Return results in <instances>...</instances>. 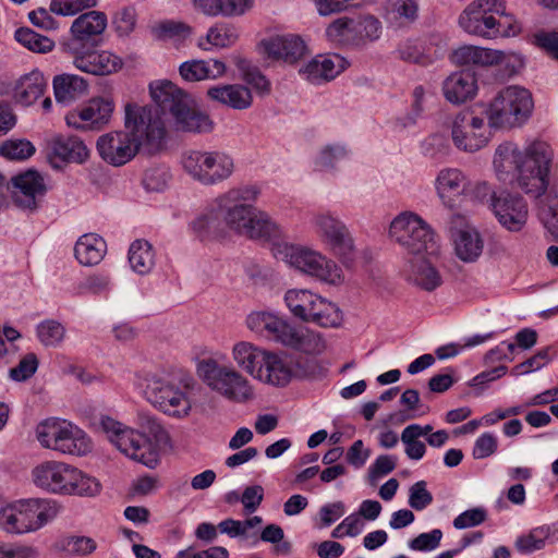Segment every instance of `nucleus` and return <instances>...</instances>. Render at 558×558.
I'll use <instances>...</instances> for the list:
<instances>
[{
  "label": "nucleus",
  "mask_w": 558,
  "mask_h": 558,
  "mask_svg": "<svg viewBox=\"0 0 558 558\" xmlns=\"http://www.w3.org/2000/svg\"><path fill=\"white\" fill-rule=\"evenodd\" d=\"M209 150L190 149L181 155V166L184 172L194 181L206 185Z\"/></svg>",
  "instance_id": "a18cd8bd"
},
{
  "label": "nucleus",
  "mask_w": 558,
  "mask_h": 558,
  "mask_svg": "<svg viewBox=\"0 0 558 558\" xmlns=\"http://www.w3.org/2000/svg\"><path fill=\"white\" fill-rule=\"evenodd\" d=\"M192 100L186 102L173 117L177 128L185 132L207 133L213 130L214 123L208 114L191 107Z\"/></svg>",
  "instance_id": "c03bdc74"
},
{
  "label": "nucleus",
  "mask_w": 558,
  "mask_h": 558,
  "mask_svg": "<svg viewBox=\"0 0 558 558\" xmlns=\"http://www.w3.org/2000/svg\"><path fill=\"white\" fill-rule=\"evenodd\" d=\"M239 38L236 28L225 23H217L211 26L204 37L197 41L202 50H209L211 47L225 48L232 46Z\"/></svg>",
  "instance_id": "49530a36"
},
{
  "label": "nucleus",
  "mask_w": 558,
  "mask_h": 558,
  "mask_svg": "<svg viewBox=\"0 0 558 558\" xmlns=\"http://www.w3.org/2000/svg\"><path fill=\"white\" fill-rule=\"evenodd\" d=\"M442 532L434 529L427 533H421L409 542V547L416 551H432L439 547Z\"/></svg>",
  "instance_id": "69168bd1"
},
{
  "label": "nucleus",
  "mask_w": 558,
  "mask_h": 558,
  "mask_svg": "<svg viewBox=\"0 0 558 558\" xmlns=\"http://www.w3.org/2000/svg\"><path fill=\"white\" fill-rule=\"evenodd\" d=\"M258 50L265 58L287 64H295L308 52L305 41L296 34L264 38L258 44Z\"/></svg>",
  "instance_id": "aec40b11"
},
{
  "label": "nucleus",
  "mask_w": 558,
  "mask_h": 558,
  "mask_svg": "<svg viewBox=\"0 0 558 558\" xmlns=\"http://www.w3.org/2000/svg\"><path fill=\"white\" fill-rule=\"evenodd\" d=\"M504 0H475L459 17L460 26L469 34L490 39L494 33L495 15L502 13Z\"/></svg>",
  "instance_id": "f3484780"
},
{
  "label": "nucleus",
  "mask_w": 558,
  "mask_h": 558,
  "mask_svg": "<svg viewBox=\"0 0 558 558\" xmlns=\"http://www.w3.org/2000/svg\"><path fill=\"white\" fill-rule=\"evenodd\" d=\"M38 368V359L35 353L25 354L19 364L9 371V377L14 381H25L31 378Z\"/></svg>",
  "instance_id": "e2e57ef3"
},
{
  "label": "nucleus",
  "mask_w": 558,
  "mask_h": 558,
  "mask_svg": "<svg viewBox=\"0 0 558 558\" xmlns=\"http://www.w3.org/2000/svg\"><path fill=\"white\" fill-rule=\"evenodd\" d=\"M418 13V0H387L384 17L390 25L407 26L417 20Z\"/></svg>",
  "instance_id": "79ce46f5"
},
{
  "label": "nucleus",
  "mask_w": 558,
  "mask_h": 558,
  "mask_svg": "<svg viewBox=\"0 0 558 558\" xmlns=\"http://www.w3.org/2000/svg\"><path fill=\"white\" fill-rule=\"evenodd\" d=\"M114 110L110 98H93L82 108L65 116L66 124L80 131H99L109 124Z\"/></svg>",
  "instance_id": "6ab92c4d"
},
{
  "label": "nucleus",
  "mask_w": 558,
  "mask_h": 558,
  "mask_svg": "<svg viewBox=\"0 0 558 558\" xmlns=\"http://www.w3.org/2000/svg\"><path fill=\"white\" fill-rule=\"evenodd\" d=\"M468 179L457 168L441 169L435 179V189L441 202L451 206L457 196L465 192Z\"/></svg>",
  "instance_id": "7c9ffc66"
},
{
  "label": "nucleus",
  "mask_w": 558,
  "mask_h": 558,
  "mask_svg": "<svg viewBox=\"0 0 558 558\" xmlns=\"http://www.w3.org/2000/svg\"><path fill=\"white\" fill-rule=\"evenodd\" d=\"M554 151L543 141H533L523 149L517 144H500L494 156V167L500 181L515 178L518 186L527 195H543L549 184Z\"/></svg>",
  "instance_id": "f03ea898"
},
{
  "label": "nucleus",
  "mask_w": 558,
  "mask_h": 558,
  "mask_svg": "<svg viewBox=\"0 0 558 558\" xmlns=\"http://www.w3.org/2000/svg\"><path fill=\"white\" fill-rule=\"evenodd\" d=\"M207 95L210 99L235 110L247 109L253 101L251 90L240 84L210 87Z\"/></svg>",
  "instance_id": "72a5a7b5"
},
{
  "label": "nucleus",
  "mask_w": 558,
  "mask_h": 558,
  "mask_svg": "<svg viewBox=\"0 0 558 558\" xmlns=\"http://www.w3.org/2000/svg\"><path fill=\"white\" fill-rule=\"evenodd\" d=\"M533 109L531 92L522 86L511 85L497 93L488 104L485 114L490 129L510 131L526 124Z\"/></svg>",
  "instance_id": "0eeeda50"
},
{
  "label": "nucleus",
  "mask_w": 558,
  "mask_h": 558,
  "mask_svg": "<svg viewBox=\"0 0 558 558\" xmlns=\"http://www.w3.org/2000/svg\"><path fill=\"white\" fill-rule=\"evenodd\" d=\"M402 272L407 281L424 291L432 292L442 284V276L425 255L409 258Z\"/></svg>",
  "instance_id": "393cba45"
},
{
  "label": "nucleus",
  "mask_w": 558,
  "mask_h": 558,
  "mask_svg": "<svg viewBox=\"0 0 558 558\" xmlns=\"http://www.w3.org/2000/svg\"><path fill=\"white\" fill-rule=\"evenodd\" d=\"M47 87V80L38 70L22 75L14 84L13 98L23 106L33 105L44 95Z\"/></svg>",
  "instance_id": "473e14b6"
},
{
  "label": "nucleus",
  "mask_w": 558,
  "mask_h": 558,
  "mask_svg": "<svg viewBox=\"0 0 558 558\" xmlns=\"http://www.w3.org/2000/svg\"><path fill=\"white\" fill-rule=\"evenodd\" d=\"M289 323L275 313L252 312L246 317V327L254 333L282 343Z\"/></svg>",
  "instance_id": "cd10ccee"
},
{
  "label": "nucleus",
  "mask_w": 558,
  "mask_h": 558,
  "mask_svg": "<svg viewBox=\"0 0 558 558\" xmlns=\"http://www.w3.org/2000/svg\"><path fill=\"white\" fill-rule=\"evenodd\" d=\"M86 89V82L78 75L62 74L53 80V92L58 102L68 104Z\"/></svg>",
  "instance_id": "de8ad7c7"
},
{
  "label": "nucleus",
  "mask_w": 558,
  "mask_h": 558,
  "mask_svg": "<svg viewBox=\"0 0 558 558\" xmlns=\"http://www.w3.org/2000/svg\"><path fill=\"white\" fill-rule=\"evenodd\" d=\"M476 90V78L470 71L454 72L442 84L444 96L451 104H461L473 98Z\"/></svg>",
  "instance_id": "c756f323"
},
{
  "label": "nucleus",
  "mask_w": 558,
  "mask_h": 558,
  "mask_svg": "<svg viewBox=\"0 0 558 558\" xmlns=\"http://www.w3.org/2000/svg\"><path fill=\"white\" fill-rule=\"evenodd\" d=\"M33 484L48 494L94 497L101 490L100 482L76 466L58 460H46L31 471Z\"/></svg>",
  "instance_id": "7ed1b4c3"
},
{
  "label": "nucleus",
  "mask_w": 558,
  "mask_h": 558,
  "mask_svg": "<svg viewBox=\"0 0 558 558\" xmlns=\"http://www.w3.org/2000/svg\"><path fill=\"white\" fill-rule=\"evenodd\" d=\"M202 381L225 399L244 403L254 397L250 380L232 365H225L215 356L202 359L196 364Z\"/></svg>",
  "instance_id": "6e6552de"
},
{
  "label": "nucleus",
  "mask_w": 558,
  "mask_h": 558,
  "mask_svg": "<svg viewBox=\"0 0 558 558\" xmlns=\"http://www.w3.org/2000/svg\"><path fill=\"white\" fill-rule=\"evenodd\" d=\"M389 236L412 257L434 255L438 248L429 225L411 211H403L393 218Z\"/></svg>",
  "instance_id": "9b49d317"
},
{
  "label": "nucleus",
  "mask_w": 558,
  "mask_h": 558,
  "mask_svg": "<svg viewBox=\"0 0 558 558\" xmlns=\"http://www.w3.org/2000/svg\"><path fill=\"white\" fill-rule=\"evenodd\" d=\"M450 133L454 146L465 153L477 151L489 141L484 119L469 110H463L452 118Z\"/></svg>",
  "instance_id": "2eb2a0df"
},
{
  "label": "nucleus",
  "mask_w": 558,
  "mask_h": 558,
  "mask_svg": "<svg viewBox=\"0 0 558 558\" xmlns=\"http://www.w3.org/2000/svg\"><path fill=\"white\" fill-rule=\"evenodd\" d=\"M124 126L140 150L153 155L163 148L167 130L165 119L158 109L134 102L126 104Z\"/></svg>",
  "instance_id": "1a4fd4ad"
},
{
  "label": "nucleus",
  "mask_w": 558,
  "mask_h": 558,
  "mask_svg": "<svg viewBox=\"0 0 558 558\" xmlns=\"http://www.w3.org/2000/svg\"><path fill=\"white\" fill-rule=\"evenodd\" d=\"M14 37L21 45L34 52L45 53L51 51L54 46V43L50 38L31 28L17 29Z\"/></svg>",
  "instance_id": "5fc2aeb1"
},
{
  "label": "nucleus",
  "mask_w": 558,
  "mask_h": 558,
  "mask_svg": "<svg viewBox=\"0 0 558 558\" xmlns=\"http://www.w3.org/2000/svg\"><path fill=\"white\" fill-rule=\"evenodd\" d=\"M284 303L298 319L323 328H338L343 314L339 306L325 296L308 289H290L284 293Z\"/></svg>",
  "instance_id": "9d476101"
},
{
  "label": "nucleus",
  "mask_w": 558,
  "mask_h": 558,
  "mask_svg": "<svg viewBox=\"0 0 558 558\" xmlns=\"http://www.w3.org/2000/svg\"><path fill=\"white\" fill-rule=\"evenodd\" d=\"M206 186L219 184L228 180L234 170L233 159L223 151H209Z\"/></svg>",
  "instance_id": "09e8293b"
},
{
  "label": "nucleus",
  "mask_w": 558,
  "mask_h": 558,
  "mask_svg": "<svg viewBox=\"0 0 558 558\" xmlns=\"http://www.w3.org/2000/svg\"><path fill=\"white\" fill-rule=\"evenodd\" d=\"M498 14L500 17L499 20L495 17L494 26V33L496 34L492 35L490 39L514 37L521 33V24L512 15L506 13V8L502 13Z\"/></svg>",
  "instance_id": "052dcab7"
},
{
  "label": "nucleus",
  "mask_w": 558,
  "mask_h": 558,
  "mask_svg": "<svg viewBox=\"0 0 558 558\" xmlns=\"http://www.w3.org/2000/svg\"><path fill=\"white\" fill-rule=\"evenodd\" d=\"M311 226L320 242L344 263L354 253V241L345 223L330 211H317L311 217Z\"/></svg>",
  "instance_id": "f8f14e48"
},
{
  "label": "nucleus",
  "mask_w": 558,
  "mask_h": 558,
  "mask_svg": "<svg viewBox=\"0 0 558 558\" xmlns=\"http://www.w3.org/2000/svg\"><path fill=\"white\" fill-rule=\"evenodd\" d=\"M348 156V150L340 144L327 145L319 151L317 165L323 168H333Z\"/></svg>",
  "instance_id": "774afa93"
},
{
  "label": "nucleus",
  "mask_w": 558,
  "mask_h": 558,
  "mask_svg": "<svg viewBox=\"0 0 558 558\" xmlns=\"http://www.w3.org/2000/svg\"><path fill=\"white\" fill-rule=\"evenodd\" d=\"M10 191L12 202L17 208L35 213L44 202L47 185L39 172L27 170L12 178Z\"/></svg>",
  "instance_id": "a211bd4d"
},
{
  "label": "nucleus",
  "mask_w": 558,
  "mask_h": 558,
  "mask_svg": "<svg viewBox=\"0 0 558 558\" xmlns=\"http://www.w3.org/2000/svg\"><path fill=\"white\" fill-rule=\"evenodd\" d=\"M453 61L458 64H475L482 66L505 65L511 66V72L523 66L524 62L520 54L514 52H505L477 46H462L454 50Z\"/></svg>",
  "instance_id": "412c9836"
},
{
  "label": "nucleus",
  "mask_w": 558,
  "mask_h": 558,
  "mask_svg": "<svg viewBox=\"0 0 558 558\" xmlns=\"http://www.w3.org/2000/svg\"><path fill=\"white\" fill-rule=\"evenodd\" d=\"M533 43L550 58L558 61V29L535 33Z\"/></svg>",
  "instance_id": "338daca9"
},
{
  "label": "nucleus",
  "mask_w": 558,
  "mask_h": 558,
  "mask_svg": "<svg viewBox=\"0 0 558 558\" xmlns=\"http://www.w3.org/2000/svg\"><path fill=\"white\" fill-rule=\"evenodd\" d=\"M51 156L65 162H84L89 150L82 140L75 136H58L51 142Z\"/></svg>",
  "instance_id": "a19ab883"
},
{
  "label": "nucleus",
  "mask_w": 558,
  "mask_h": 558,
  "mask_svg": "<svg viewBox=\"0 0 558 558\" xmlns=\"http://www.w3.org/2000/svg\"><path fill=\"white\" fill-rule=\"evenodd\" d=\"M345 69V60L339 54H318L300 69V74L314 85L336 78Z\"/></svg>",
  "instance_id": "a878e982"
},
{
  "label": "nucleus",
  "mask_w": 558,
  "mask_h": 558,
  "mask_svg": "<svg viewBox=\"0 0 558 558\" xmlns=\"http://www.w3.org/2000/svg\"><path fill=\"white\" fill-rule=\"evenodd\" d=\"M149 92L162 117L166 112L174 117L191 99L181 88L170 81H156L150 83Z\"/></svg>",
  "instance_id": "bb28decb"
},
{
  "label": "nucleus",
  "mask_w": 558,
  "mask_h": 558,
  "mask_svg": "<svg viewBox=\"0 0 558 558\" xmlns=\"http://www.w3.org/2000/svg\"><path fill=\"white\" fill-rule=\"evenodd\" d=\"M180 75L186 82H198L203 80H215L226 72V65L222 61L210 60H190L183 62L179 68Z\"/></svg>",
  "instance_id": "58836bf2"
},
{
  "label": "nucleus",
  "mask_w": 558,
  "mask_h": 558,
  "mask_svg": "<svg viewBox=\"0 0 558 558\" xmlns=\"http://www.w3.org/2000/svg\"><path fill=\"white\" fill-rule=\"evenodd\" d=\"M96 147L101 159L114 167L128 163L140 151L128 130L108 132L99 136Z\"/></svg>",
  "instance_id": "4be33fe9"
},
{
  "label": "nucleus",
  "mask_w": 558,
  "mask_h": 558,
  "mask_svg": "<svg viewBox=\"0 0 558 558\" xmlns=\"http://www.w3.org/2000/svg\"><path fill=\"white\" fill-rule=\"evenodd\" d=\"M558 541V530L549 525H541L532 529L529 533L520 535L514 542L515 549L523 555H529L543 549L547 542Z\"/></svg>",
  "instance_id": "37998d69"
},
{
  "label": "nucleus",
  "mask_w": 558,
  "mask_h": 558,
  "mask_svg": "<svg viewBox=\"0 0 558 558\" xmlns=\"http://www.w3.org/2000/svg\"><path fill=\"white\" fill-rule=\"evenodd\" d=\"M425 481L414 483L409 489V505L416 511H422L433 502V495L426 488Z\"/></svg>",
  "instance_id": "0e129e2a"
},
{
  "label": "nucleus",
  "mask_w": 558,
  "mask_h": 558,
  "mask_svg": "<svg viewBox=\"0 0 558 558\" xmlns=\"http://www.w3.org/2000/svg\"><path fill=\"white\" fill-rule=\"evenodd\" d=\"M129 263L138 275H147L155 266V253L149 242L136 240L129 250Z\"/></svg>",
  "instance_id": "8fccbe9b"
},
{
  "label": "nucleus",
  "mask_w": 558,
  "mask_h": 558,
  "mask_svg": "<svg viewBox=\"0 0 558 558\" xmlns=\"http://www.w3.org/2000/svg\"><path fill=\"white\" fill-rule=\"evenodd\" d=\"M96 547V542L86 536H69L60 542V548L70 555L86 556Z\"/></svg>",
  "instance_id": "bf43d9fd"
},
{
  "label": "nucleus",
  "mask_w": 558,
  "mask_h": 558,
  "mask_svg": "<svg viewBox=\"0 0 558 558\" xmlns=\"http://www.w3.org/2000/svg\"><path fill=\"white\" fill-rule=\"evenodd\" d=\"M454 253L464 263L476 262L483 253L484 241L477 230L464 228L453 234Z\"/></svg>",
  "instance_id": "f704fd0d"
},
{
  "label": "nucleus",
  "mask_w": 558,
  "mask_h": 558,
  "mask_svg": "<svg viewBox=\"0 0 558 558\" xmlns=\"http://www.w3.org/2000/svg\"><path fill=\"white\" fill-rule=\"evenodd\" d=\"M536 341H537L536 330H534L532 328L521 329L515 335L517 344H514L512 342L504 341L499 345H497L495 349H493L488 352V357L492 360L501 359V356L506 357L507 356L506 350L509 351L510 353H513L517 345L523 350H529L533 345L536 344Z\"/></svg>",
  "instance_id": "3c124183"
},
{
  "label": "nucleus",
  "mask_w": 558,
  "mask_h": 558,
  "mask_svg": "<svg viewBox=\"0 0 558 558\" xmlns=\"http://www.w3.org/2000/svg\"><path fill=\"white\" fill-rule=\"evenodd\" d=\"M37 338L45 347H58L65 337V327L58 320L46 319L37 325Z\"/></svg>",
  "instance_id": "864d4df0"
},
{
  "label": "nucleus",
  "mask_w": 558,
  "mask_h": 558,
  "mask_svg": "<svg viewBox=\"0 0 558 558\" xmlns=\"http://www.w3.org/2000/svg\"><path fill=\"white\" fill-rule=\"evenodd\" d=\"M102 427L109 440L126 457L154 469L159 462V445L168 440L163 427L154 418H147V427L153 438L123 426L121 423L107 417Z\"/></svg>",
  "instance_id": "20e7f679"
},
{
  "label": "nucleus",
  "mask_w": 558,
  "mask_h": 558,
  "mask_svg": "<svg viewBox=\"0 0 558 558\" xmlns=\"http://www.w3.org/2000/svg\"><path fill=\"white\" fill-rule=\"evenodd\" d=\"M260 194V187L256 184L228 190L192 222L194 231L199 235L217 234L225 225L231 231L254 240L272 242L282 239L284 232L281 226L254 206Z\"/></svg>",
  "instance_id": "f257e3e1"
},
{
  "label": "nucleus",
  "mask_w": 558,
  "mask_h": 558,
  "mask_svg": "<svg viewBox=\"0 0 558 558\" xmlns=\"http://www.w3.org/2000/svg\"><path fill=\"white\" fill-rule=\"evenodd\" d=\"M171 174L165 167H153L145 171L143 186L148 192H162L167 189Z\"/></svg>",
  "instance_id": "13d9d810"
},
{
  "label": "nucleus",
  "mask_w": 558,
  "mask_h": 558,
  "mask_svg": "<svg viewBox=\"0 0 558 558\" xmlns=\"http://www.w3.org/2000/svg\"><path fill=\"white\" fill-rule=\"evenodd\" d=\"M267 350L250 342L238 341L231 349V356L236 366L255 378Z\"/></svg>",
  "instance_id": "c9c22d12"
},
{
  "label": "nucleus",
  "mask_w": 558,
  "mask_h": 558,
  "mask_svg": "<svg viewBox=\"0 0 558 558\" xmlns=\"http://www.w3.org/2000/svg\"><path fill=\"white\" fill-rule=\"evenodd\" d=\"M143 395L154 407L171 416H185L192 408L184 390L155 375L144 379Z\"/></svg>",
  "instance_id": "4468645a"
},
{
  "label": "nucleus",
  "mask_w": 558,
  "mask_h": 558,
  "mask_svg": "<svg viewBox=\"0 0 558 558\" xmlns=\"http://www.w3.org/2000/svg\"><path fill=\"white\" fill-rule=\"evenodd\" d=\"M107 251L105 240L96 233H86L78 238L74 246V255L83 266L99 264Z\"/></svg>",
  "instance_id": "ea45409f"
},
{
  "label": "nucleus",
  "mask_w": 558,
  "mask_h": 558,
  "mask_svg": "<svg viewBox=\"0 0 558 558\" xmlns=\"http://www.w3.org/2000/svg\"><path fill=\"white\" fill-rule=\"evenodd\" d=\"M66 54L77 70L93 75H109L120 70L123 64L117 54L107 50L98 51L95 48Z\"/></svg>",
  "instance_id": "b1692460"
},
{
  "label": "nucleus",
  "mask_w": 558,
  "mask_h": 558,
  "mask_svg": "<svg viewBox=\"0 0 558 558\" xmlns=\"http://www.w3.org/2000/svg\"><path fill=\"white\" fill-rule=\"evenodd\" d=\"M61 508V505L51 498L15 500L0 509V529L13 535L36 532L54 520Z\"/></svg>",
  "instance_id": "423d86ee"
},
{
  "label": "nucleus",
  "mask_w": 558,
  "mask_h": 558,
  "mask_svg": "<svg viewBox=\"0 0 558 558\" xmlns=\"http://www.w3.org/2000/svg\"><path fill=\"white\" fill-rule=\"evenodd\" d=\"M271 252L277 259L320 283L340 286L344 282L341 267L316 250L279 239L272 241Z\"/></svg>",
  "instance_id": "39448f33"
},
{
  "label": "nucleus",
  "mask_w": 558,
  "mask_h": 558,
  "mask_svg": "<svg viewBox=\"0 0 558 558\" xmlns=\"http://www.w3.org/2000/svg\"><path fill=\"white\" fill-rule=\"evenodd\" d=\"M56 451L62 454L85 456L92 450L90 439L84 430L63 421Z\"/></svg>",
  "instance_id": "2f4dec72"
},
{
  "label": "nucleus",
  "mask_w": 558,
  "mask_h": 558,
  "mask_svg": "<svg viewBox=\"0 0 558 558\" xmlns=\"http://www.w3.org/2000/svg\"><path fill=\"white\" fill-rule=\"evenodd\" d=\"M153 33L156 38L161 40L183 43L192 35L193 28L183 22L163 21L153 28Z\"/></svg>",
  "instance_id": "603ef678"
},
{
  "label": "nucleus",
  "mask_w": 558,
  "mask_h": 558,
  "mask_svg": "<svg viewBox=\"0 0 558 558\" xmlns=\"http://www.w3.org/2000/svg\"><path fill=\"white\" fill-rule=\"evenodd\" d=\"M282 344L307 354H319L325 350L320 333L308 328H295L289 325Z\"/></svg>",
  "instance_id": "e433bc0d"
},
{
  "label": "nucleus",
  "mask_w": 558,
  "mask_h": 558,
  "mask_svg": "<svg viewBox=\"0 0 558 558\" xmlns=\"http://www.w3.org/2000/svg\"><path fill=\"white\" fill-rule=\"evenodd\" d=\"M35 146L27 140L12 138L3 142L0 153L9 160H26L35 154Z\"/></svg>",
  "instance_id": "4d7b16f0"
},
{
  "label": "nucleus",
  "mask_w": 558,
  "mask_h": 558,
  "mask_svg": "<svg viewBox=\"0 0 558 558\" xmlns=\"http://www.w3.org/2000/svg\"><path fill=\"white\" fill-rule=\"evenodd\" d=\"M107 27V16L99 11H89L76 17L70 28V37L60 46L64 53H78L82 49L96 48L98 37Z\"/></svg>",
  "instance_id": "dca6fc26"
},
{
  "label": "nucleus",
  "mask_w": 558,
  "mask_h": 558,
  "mask_svg": "<svg viewBox=\"0 0 558 558\" xmlns=\"http://www.w3.org/2000/svg\"><path fill=\"white\" fill-rule=\"evenodd\" d=\"M98 0H51L50 11L63 15H75L76 13L94 8Z\"/></svg>",
  "instance_id": "680f3d73"
},
{
  "label": "nucleus",
  "mask_w": 558,
  "mask_h": 558,
  "mask_svg": "<svg viewBox=\"0 0 558 558\" xmlns=\"http://www.w3.org/2000/svg\"><path fill=\"white\" fill-rule=\"evenodd\" d=\"M490 207L499 223L508 231L518 232L523 229L527 221V205L519 195L507 191L492 194Z\"/></svg>",
  "instance_id": "5701e85b"
},
{
  "label": "nucleus",
  "mask_w": 558,
  "mask_h": 558,
  "mask_svg": "<svg viewBox=\"0 0 558 558\" xmlns=\"http://www.w3.org/2000/svg\"><path fill=\"white\" fill-rule=\"evenodd\" d=\"M192 4L207 16H239L253 7V0H192Z\"/></svg>",
  "instance_id": "4c0bfd02"
},
{
  "label": "nucleus",
  "mask_w": 558,
  "mask_h": 558,
  "mask_svg": "<svg viewBox=\"0 0 558 558\" xmlns=\"http://www.w3.org/2000/svg\"><path fill=\"white\" fill-rule=\"evenodd\" d=\"M326 35L332 43L348 47H362L380 37L381 23L372 15L356 19L340 17L327 27Z\"/></svg>",
  "instance_id": "ddd939ff"
},
{
  "label": "nucleus",
  "mask_w": 558,
  "mask_h": 558,
  "mask_svg": "<svg viewBox=\"0 0 558 558\" xmlns=\"http://www.w3.org/2000/svg\"><path fill=\"white\" fill-rule=\"evenodd\" d=\"M62 423L58 418H48L37 425L36 438L43 448L56 451Z\"/></svg>",
  "instance_id": "6e6d98bb"
},
{
  "label": "nucleus",
  "mask_w": 558,
  "mask_h": 558,
  "mask_svg": "<svg viewBox=\"0 0 558 558\" xmlns=\"http://www.w3.org/2000/svg\"><path fill=\"white\" fill-rule=\"evenodd\" d=\"M293 375L290 363L283 356L267 351L255 379L275 387L287 386Z\"/></svg>",
  "instance_id": "c85d7f7f"
}]
</instances>
